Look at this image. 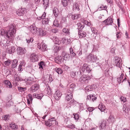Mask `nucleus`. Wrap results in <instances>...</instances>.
Returning <instances> with one entry per match:
<instances>
[{
    "instance_id": "obj_51",
    "label": "nucleus",
    "mask_w": 130,
    "mask_h": 130,
    "mask_svg": "<svg viewBox=\"0 0 130 130\" xmlns=\"http://www.w3.org/2000/svg\"><path fill=\"white\" fill-rule=\"evenodd\" d=\"M44 63L43 61L41 62L39 64V68H43V66H44Z\"/></svg>"
},
{
    "instance_id": "obj_7",
    "label": "nucleus",
    "mask_w": 130,
    "mask_h": 130,
    "mask_svg": "<svg viewBox=\"0 0 130 130\" xmlns=\"http://www.w3.org/2000/svg\"><path fill=\"white\" fill-rule=\"evenodd\" d=\"M103 22L106 25H111L113 23V21L112 18L111 17H109L107 19L103 21Z\"/></svg>"
},
{
    "instance_id": "obj_62",
    "label": "nucleus",
    "mask_w": 130,
    "mask_h": 130,
    "mask_svg": "<svg viewBox=\"0 0 130 130\" xmlns=\"http://www.w3.org/2000/svg\"><path fill=\"white\" fill-rule=\"evenodd\" d=\"M48 79L50 82H51L53 81V79L51 75H49Z\"/></svg>"
},
{
    "instance_id": "obj_28",
    "label": "nucleus",
    "mask_w": 130,
    "mask_h": 130,
    "mask_svg": "<svg viewBox=\"0 0 130 130\" xmlns=\"http://www.w3.org/2000/svg\"><path fill=\"white\" fill-rule=\"evenodd\" d=\"M18 64V61L17 60H13L12 62V68H15Z\"/></svg>"
},
{
    "instance_id": "obj_3",
    "label": "nucleus",
    "mask_w": 130,
    "mask_h": 130,
    "mask_svg": "<svg viewBox=\"0 0 130 130\" xmlns=\"http://www.w3.org/2000/svg\"><path fill=\"white\" fill-rule=\"evenodd\" d=\"M97 57L96 55L91 54L89 55L86 57V60L89 62H94L97 60Z\"/></svg>"
},
{
    "instance_id": "obj_22",
    "label": "nucleus",
    "mask_w": 130,
    "mask_h": 130,
    "mask_svg": "<svg viewBox=\"0 0 130 130\" xmlns=\"http://www.w3.org/2000/svg\"><path fill=\"white\" fill-rule=\"evenodd\" d=\"M86 32L82 31H79L78 33L79 37L80 38L85 37H86Z\"/></svg>"
},
{
    "instance_id": "obj_35",
    "label": "nucleus",
    "mask_w": 130,
    "mask_h": 130,
    "mask_svg": "<svg viewBox=\"0 0 130 130\" xmlns=\"http://www.w3.org/2000/svg\"><path fill=\"white\" fill-rule=\"evenodd\" d=\"M67 127L69 128L73 129L75 128V126L74 124L72 123H70L68 124Z\"/></svg>"
},
{
    "instance_id": "obj_16",
    "label": "nucleus",
    "mask_w": 130,
    "mask_h": 130,
    "mask_svg": "<svg viewBox=\"0 0 130 130\" xmlns=\"http://www.w3.org/2000/svg\"><path fill=\"white\" fill-rule=\"evenodd\" d=\"M73 97L72 93L68 91L67 94H66L65 99L67 101H70Z\"/></svg>"
},
{
    "instance_id": "obj_59",
    "label": "nucleus",
    "mask_w": 130,
    "mask_h": 130,
    "mask_svg": "<svg viewBox=\"0 0 130 130\" xmlns=\"http://www.w3.org/2000/svg\"><path fill=\"white\" fill-rule=\"evenodd\" d=\"M69 102V104L70 105H72L74 103V100L72 98V99H71Z\"/></svg>"
},
{
    "instance_id": "obj_17",
    "label": "nucleus",
    "mask_w": 130,
    "mask_h": 130,
    "mask_svg": "<svg viewBox=\"0 0 130 130\" xmlns=\"http://www.w3.org/2000/svg\"><path fill=\"white\" fill-rule=\"evenodd\" d=\"M62 55L63 60H68L70 57L69 54L64 52H62Z\"/></svg>"
},
{
    "instance_id": "obj_37",
    "label": "nucleus",
    "mask_w": 130,
    "mask_h": 130,
    "mask_svg": "<svg viewBox=\"0 0 130 130\" xmlns=\"http://www.w3.org/2000/svg\"><path fill=\"white\" fill-rule=\"evenodd\" d=\"M61 2L64 7L67 6L69 3L68 2L67 0H61Z\"/></svg>"
},
{
    "instance_id": "obj_64",
    "label": "nucleus",
    "mask_w": 130,
    "mask_h": 130,
    "mask_svg": "<svg viewBox=\"0 0 130 130\" xmlns=\"http://www.w3.org/2000/svg\"><path fill=\"white\" fill-rule=\"evenodd\" d=\"M22 66H21V65H19V71H21L23 70V68H22Z\"/></svg>"
},
{
    "instance_id": "obj_50",
    "label": "nucleus",
    "mask_w": 130,
    "mask_h": 130,
    "mask_svg": "<svg viewBox=\"0 0 130 130\" xmlns=\"http://www.w3.org/2000/svg\"><path fill=\"white\" fill-rule=\"evenodd\" d=\"M26 69L27 70V71L29 73H31V72H32V68L31 67L29 66L27 67H26Z\"/></svg>"
},
{
    "instance_id": "obj_31",
    "label": "nucleus",
    "mask_w": 130,
    "mask_h": 130,
    "mask_svg": "<svg viewBox=\"0 0 130 130\" xmlns=\"http://www.w3.org/2000/svg\"><path fill=\"white\" fill-rule=\"evenodd\" d=\"M106 123L105 121H103L102 122L101 125L99 127L100 129H103L105 128L106 125Z\"/></svg>"
},
{
    "instance_id": "obj_43",
    "label": "nucleus",
    "mask_w": 130,
    "mask_h": 130,
    "mask_svg": "<svg viewBox=\"0 0 130 130\" xmlns=\"http://www.w3.org/2000/svg\"><path fill=\"white\" fill-rule=\"evenodd\" d=\"M54 43L55 44H59L61 43V41L59 38H56L54 40Z\"/></svg>"
},
{
    "instance_id": "obj_29",
    "label": "nucleus",
    "mask_w": 130,
    "mask_h": 130,
    "mask_svg": "<svg viewBox=\"0 0 130 130\" xmlns=\"http://www.w3.org/2000/svg\"><path fill=\"white\" fill-rule=\"evenodd\" d=\"M108 120L109 121L111 122H113L115 121V117L113 116L110 115Z\"/></svg>"
},
{
    "instance_id": "obj_25",
    "label": "nucleus",
    "mask_w": 130,
    "mask_h": 130,
    "mask_svg": "<svg viewBox=\"0 0 130 130\" xmlns=\"http://www.w3.org/2000/svg\"><path fill=\"white\" fill-rule=\"evenodd\" d=\"M4 83L6 85V86L8 88H11L12 86L9 80H6L4 81Z\"/></svg>"
},
{
    "instance_id": "obj_36",
    "label": "nucleus",
    "mask_w": 130,
    "mask_h": 130,
    "mask_svg": "<svg viewBox=\"0 0 130 130\" xmlns=\"http://www.w3.org/2000/svg\"><path fill=\"white\" fill-rule=\"evenodd\" d=\"M10 125L12 129H16L18 128V126L15 124L11 123Z\"/></svg>"
},
{
    "instance_id": "obj_41",
    "label": "nucleus",
    "mask_w": 130,
    "mask_h": 130,
    "mask_svg": "<svg viewBox=\"0 0 130 130\" xmlns=\"http://www.w3.org/2000/svg\"><path fill=\"white\" fill-rule=\"evenodd\" d=\"M10 116L9 115H7L3 116L2 118L3 120L6 121L9 119Z\"/></svg>"
},
{
    "instance_id": "obj_32",
    "label": "nucleus",
    "mask_w": 130,
    "mask_h": 130,
    "mask_svg": "<svg viewBox=\"0 0 130 130\" xmlns=\"http://www.w3.org/2000/svg\"><path fill=\"white\" fill-rule=\"evenodd\" d=\"M43 5L46 9L48 6L49 0H43Z\"/></svg>"
},
{
    "instance_id": "obj_52",
    "label": "nucleus",
    "mask_w": 130,
    "mask_h": 130,
    "mask_svg": "<svg viewBox=\"0 0 130 130\" xmlns=\"http://www.w3.org/2000/svg\"><path fill=\"white\" fill-rule=\"evenodd\" d=\"M107 8V6H104L103 5H101L100 6V8L101 10H105Z\"/></svg>"
},
{
    "instance_id": "obj_26",
    "label": "nucleus",
    "mask_w": 130,
    "mask_h": 130,
    "mask_svg": "<svg viewBox=\"0 0 130 130\" xmlns=\"http://www.w3.org/2000/svg\"><path fill=\"white\" fill-rule=\"evenodd\" d=\"M53 12L55 17H57L59 13L58 9L56 7H54L53 9Z\"/></svg>"
},
{
    "instance_id": "obj_27",
    "label": "nucleus",
    "mask_w": 130,
    "mask_h": 130,
    "mask_svg": "<svg viewBox=\"0 0 130 130\" xmlns=\"http://www.w3.org/2000/svg\"><path fill=\"white\" fill-rule=\"evenodd\" d=\"M62 31L66 35H69L70 34V29H69L64 28Z\"/></svg>"
},
{
    "instance_id": "obj_61",
    "label": "nucleus",
    "mask_w": 130,
    "mask_h": 130,
    "mask_svg": "<svg viewBox=\"0 0 130 130\" xmlns=\"http://www.w3.org/2000/svg\"><path fill=\"white\" fill-rule=\"evenodd\" d=\"M94 109V108L93 107H89L88 108V110L89 112H91Z\"/></svg>"
},
{
    "instance_id": "obj_47",
    "label": "nucleus",
    "mask_w": 130,
    "mask_h": 130,
    "mask_svg": "<svg viewBox=\"0 0 130 130\" xmlns=\"http://www.w3.org/2000/svg\"><path fill=\"white\" fill-rule=\"evenodd\" d=\"M27 99L30 100L31 101H32L33 99L32 96L31 94H29L27 97Z\"/></svg>"
},
{
    "instance_id": "obj_45",
    "label": "nucleus",
    "mask_w": 130,
    "mask_h": 130,
    "mask_svg": "<svg viewBox=\"0 0 130 130\" xmlns=\"http://www.w3.org/2000/svg\"><path fill=\"white\" fill-rule=\"evenodd\" d=\"M73 115L74 116V118L75 120L77 121L79 118V115L77 113L73 114Z\"/></svg>"
},
{
    "instance_id": "obj_15",
    "label": "nucleus",
    "mask_w": 130,
    "mask_h": 130,
    "mask_svg": "<svg viewBox=\"0 0 130 130\" xmlns=\"http://www.w3.org/2000/svg\"><path fill=\"white\" fill-rule=\"evenodd\" d=\"M26 52V50L24 48H22L19 47L17 49V52L18 54L22 55L25 54Z\"/></svg>"
},
{
    "instance_id": "obj_34",
    "label": "nucleus",
    "mask_w": 130,
    "mask_h": 130,
    "mask_svg": "<svg viewBox=\"0 0 130 130\" xmlns=\"http://www.w3.org/2000/svg\"><path fill=\"white\" fill-rule=\"evenodd\" d=\"M92 87L91 86H88L85 88V90L86 92H88L92 90Z\"/></svg>"
},
{
    "instance_id": "obj_8",
    "label": "nucleus",
    "mask_w": 130,
    "mask_h": 130,
    "mask_svg": "<svg viewBox=\"0 0 130 130\" xmlns=\"http://www.w3.org/2000/svg\"><path fill=\"white\" fill-rule=\"evenodd\" d=\"M30 59L31 61L33 62L38 61V56L35 54H31L30 56Z\"/></svg>"
},
{
    "instance_id": "obj_12",
    "label": "nucleus",
    "mask_w": 130,
    "mask_h": 130,
    "mask_svg": "<svg viewBox=\"0 0 130 130\" xmlns=\"http://www.w3.org/2000/svg\"><path fill=\"white\" fill-rule=\"evenodd\" d=\"M115 58V62L116 66L120 67L121 62L122 61L121 58L118 57H116Z\"/></svg>"
},
{
    "instance_id": "obj_19",
    "label": "nucleus",
    "mask_w": 130,
    "mask_h": 130,
    "mask_svg": "<svg viewBox=\"0 0 130 130\" xmlns=\"http://www.w3.org/2000/svg\"><path fill=\"white\" fill-rule=\"evenodd\" d=\"M96 97L94 95H89L87 96V99L90 100L91 101L93 102L96 100Z\"/></svg>"
},
{
    "instance_id": "obj_60",
    "label": "nucleus",
    "mask_w": 130,
    "mask_h": 130,
    "mask_svg": "<svg viewBox=\"0 0 130 130\" xmlns=\"http://www.w3.org/2000/svg\"><path fill=\"white\" fill-rule=\"evenodd\" d=\"M126 106H125V107L124 106H123V110L125 112H127L128 111L127 110H126Z\"/></svg>"
},
{
    "instance_id": "obj_38",
    "label": "nucleus",
    "mask_w": 130,
    "mask_h": 130,
    "mask_svg": "<svg viewBox=\"0 0 130 130\" xmlns=\"http://www.w3.org/2000/svg\"><path fill=\"white\" fill-rule=\"evenodd\" d=\"M76 9L77 11H79V6L78 4L77 3H75L73 6V9Z\"/></svg>"
},
{
    "instance_id": "obj_1",
    "label": "nucleus",
    "mask_w": 130,
    "mask_h": 130,
    "mask_svg": "<svg viewBox=\"0 0 130 130\" xmlns=\"http://www.w3.org/2000/svg\"><path fill=\"white\" fill-rule=\"evenodd\" d=\"M7 28L9 29L8 32L5 31L3 29L1 30V35L2 36L5 35L6 37L8 38V40H12L14 38V35L16 32L15 27L12 24L8 26Z\"/></svg>"
},
{
    "instance_id": "obj_56",
    "label": "nucleus",
    "mask_w": 130,
    "mask_h": 130,
    "mask_svg": "<svg viewBox=\"0 0 130 130\" xmlns=\"http://www.w3.org/2000/svg\"><path fill=\"white\" fill-rule=\"evenodd\" d=\"M121 32H118L116 34L117 37V38H119L121 37Z\"/></svg>"
},
{
    "instance_id": "obj_44",
    "label": "nucleus",
    "mask_w": 130,
    "mask_h": 130,
    "mask_svg": "<svg viewBox=\"0 0 130 130\" xmlns=\"http://www.w3.org/2000/svg\"><path fill=\"white\" fill-rule=\"evenodd\" d=\"M11 63V61L9 60H8L4 62V64L7 66L10 65Z\"/></svg>"
},
{
    "instance_id": "obj_20",
    "label": "nucleus",
    "mask_w": 130,
    "mask_h": 130,
    "mask_svg": "<svg viewBox=\"0 0 130 130\" xmlns=\"http://www.w3.org/2000/svg\"><path fill=\"white\" fill-rule=\"evenodd\" d=\"M76 87L75 84H71L68 89V91L69 92H70L72 93V92L74 90Z\"/></svg>"
},
{
    "instance_id": "obj_42",
    "label": "nucleus",
    "mask_w": 130,
    "mask_h": 130,
    "mask_svg": "<svg viewBox=\"0 0 130 130\" xmlns=\"http://www.w3.org/2000/svg\"><path fill=\"white\" fill-rule=\"evenodd\" d=\"M26 40L27 43H29L30 42L32 43L34 39L32 38H26Z\"/></svg>"
},
{
    "instance_id": "obj_23",
    "label": "nucleus",
    "mask_w": 130,
    "mask_h": 130,
    "mask_svg": "<svg viewBox=\"0 0 130 130\" xmlns=\"http://www.w3.org/2000/svg\"><path fill=\"white\" fill-rule=\"evenodd\" d=\"M56 62L58 63H60V62H62L63 60V58L60 56H58L57 58L55 59Z\"/></svg>"
},
{
    "instance_id": "obj_53",
    "label": "nucleus",
    "mask_w": 130,
    "mask_h": 130,
    "mask_svg": "<svg viewBox=\"0 0 130 130\" xmlns=\"http://www.w3.org/2000/svg\"><path fill=\"white\" fill-rule=\"evenodd\" d=\"M43 94L42 93L37 94V98L41 99L43 96Z\"/></svg>"
},
{
    "instance_id": "obj_24",
    "label": "nucleus",
    "mask_w": 130,
    "mask_h": 130,
    "mask_svg": "<svg viewBox=\"0 0 130 130\" xmlns=\"http://www.w3.org/2000/svg\"><path fill=\"white\" fill-rule=\"evenodd\" d=\"M99 109L101 111H103L105 109V106L102 103H100L98 106Z\"/></svg>"
},
{
    "instance_id": "obj_21",
    "label": "nucleus",
    "mask_w": 130,
    "mask_h": 130,
    "mask_svg": "<svg viewBox=\"0 0 130 130\" xmlns=\"http://www.w3.org/2000/svg\"><path fill=\"white\" fill-rule=\"evenodd\" d=\"M40 36H43L45 35L46 34V32L41 28L39 29L38 34Z\"/></svg>"
},
{
    "instance_id": "obj_39",
    "label": "nucleus",
    "mask_w": 130,
    "mask_h": 130,
    "mask_svg": "<svg viewBox=\"0 0 130 130\" xmlns=\"http://www.w3.org/2000/svg\"><path fill=\"white\" fill-rule=\"evenodd\" d=\"M87 64L86 63L84 64H83L81 68V70H80V73L81 72V71H82L83 72H84V71H85L86 69V67H87Z\"/></svg>"
},
{
    "instance_id": "obj_11",
    "label": "nucleus",
    "mask_w": 130,
    "mask_h": 130,
    "mask_svg": "<svg viewBox=\"0 0 130 130\" xmlns=\"http://www.w3.org/2000/svg\"><path fill=\"white\" fill-rule=\"evenodd\" d=\"M39 88V85L38 84H35L30 88L29 90L30 92H33L38 90Z\"/></svg>"
},
{
    "instance_id": "obj_30",
    "label": "nucleus",
    "mask_w": 130,
    "mask_h": 130,
    "mask_svg": "<svg viewBox=\"0 0 130 130\" xmlns=\"http://www.w3.org/2000/svg\"><path fill=\"white\" fill-rule=\"evenodd\" d=\"M14 77L16 80L19 81V80H23V79L20 77V76L17 74L14 75Z\"/></svg>"
},
{
    "instance_id": "obj_14",
    "label": "nucleus",
    "mask_w": 130,
    "mask_h": 130,
    "mask_svg": "<svg viewBox=\"0 0 130 130\" xmlns=\"http://www.w3.org/2000/svg\"><path fill=\"white\" fill-rule=\"evenodd\" d=\"M62 94L59 91H56V94H54L55 99L57 100H59Z\"/></svg>"
},
{
    "instance_id": "obj_49",
    "label": "nucleus",
    "mask_w": 130,
    "mask_h": 130,
    "mask_svg": "<svg viewBox=\"0 0 130 130\" xmlns=\"http://www.w3.org/2000/svg\"><path fill=\"white\" fill-rule=\"evenodd\" d=\"M71 77L72 78H74L76 75V72L75 71L72 72L70 74Z\"/></svg>"
},
{
    "instance_id": "obj_9",
    "label": "nucleus",
    "mask_w": 130,
    "mask_h": 130,
    "mask_svg": "<svg viewBox=\"0 0 130 130\" xmlns=\"http://www.w3.org/2000/svg\"><path fill=\"white\" fill-rule=\"evenodd\" d=\"M30 32L32 34H36L37 31V28L35 25L33 24L30 27Z\"/></svg>"
},
{
    "instance_id": "obj_6",
    "label": "nucleus",
    "mask_w": 130,
    "mask_h": 130,
    "mask_svg": "<svg viewBox=\"0 0 130 130\" xmlns=\"http://www.w3.org/2000/svg\"><path fill=\"white\" fill-rule=\"evenodd\" d=\"M55 118H54L49 119L47 121H45V124L46 126L50 127L55 122Z\"/></svg>"
},
{
    "instance_id": "obj_10",
    "label": "nucleus",
    "mask_w": 130,
    "mask_h": 130,
    "mask_svg": "<svg viewBox=\"0 0 130 130\" xmlns=\"http://www.w3.org/2000/svg\"><path fill=\"white\" fill-rule=\"evenodd\" d=\"M44 92L45 94L49 95H51L52 94V91L50 87L48 84L46 85V87L44 90Z\"/></svg>"
},
{
    "instance_id": "obj_18",
    "label": "nucleus",
    "mask_w": 130,
    "mask_h": 130,
    "mask_svg": "<svg viewBox=\"0 0 130 130\" xmlns=\"http://www.w3.org/2000/svg\"><path fill=\"white\" fill-rule=\"evenodd\" d=\"M15 48L14 46H12L9 48H7L6 50L7 52L9 54L14 53L15 51Z\"/></svg>"
},
{
    "instance_id": "obj_48",
    "label": "nucleus",
    "mask_w": 130,
    "mask_h": 130,
    "mask_svg": "<svg viewBox=\"0 0 130 130\" xmlns=\"http://www.w3.org/2000/svg\"><path fill=\"white\" fill-rule=\"evenodd\" d=\"M53 25L56 27H58L59 26V23L58 21L57 20H55L54 21Z\"/></svg>"
},
{
    "instance_id": "obj_54",
    "label": "nucleus",
    "mask_w": 130,
    "mask_h": 130,
    "mask_svg": "<svg viewBox=\"0 0 130 130\" xmlns=\"http://www.w3.org/2000/svg\"><path fill=\"white\" fill-rule=\"evenodd\" d=\"M86 71L88 73H89L90 71H91V70L89 68L88 65L87 66V67H86Z\"/></svg>"
},
{
    "instance_id": "obj_55",
    "label": "nucleus",
    "mask_w": 130,
    "mask_h": 130,
    "mask_svg": "<svg viewBox=\"0 0 130 130\" xmlns=\"http://www.w3.org/2000/svg\"><path fill=\"white\" fill-rule=\"evenodd\" d=\"M19 90H20V91L22 92L26 90V88H22V87H19Z\"/></svg>"
},
{
    "instance_id": "obj_58",
    "label": "nucleus",
    "mask_w": 130,
    "mask_h": 130,
    "mask_svg": "<svg viewBox=\"0 0 130 130\" xmlns=\"http://www.w3.org/2000/svg\"><path fill=\"white\" fill-rule=\"evenodd\" d=\"M61 41V42L63 44H64L67 41V39L65 38H63L62 39Z\"/></svg>"
},
{
    "instance_id": "obj_5",
    "label": "nucleus",
    "mask_w": 130,
    "mask_h": 130,
    "mask_svg": "<svg viewBox=\"0 0 130 130\" xmlns=\"http://www.w3.org/2000/svg\"><path fill=\"white\" fill-rule=\"evenodd\" d=\"M38 45L39 48L42 51H44L47 50L46 45L43 42H42L41 44L38 43Z\"/></svg>"
},
{
    "instance_id": "obj_13",
    "label": "nucleus",
    "mask_w": 130,
    "mask_h": 130,
    "mask_svg": "<svg viewBox=\"0 0 130 130\" xmlns=\"http://www.w3.org/2000/svg\"><path fill=\"white\" fill-rule=\"evenodd\" d=\"M26 12L25 8H21L17 11L16 13L18 15L21 16L24 15Z\"/></svg>"
},
{
    "instance_id": "obj_4",
    "label": "nucleus",
    "mask_w": 130,
    "mask_h": 130,
    "mask_svg": "<svg viewBox=\"0 0 130 130\" xmlns=\"http://www.w3.org/2000/svg\"><path fill=\"white\" fill-rule=\"evenodd\" d=\"M46 13L45 12L43 13V14L41 17H37V19L39 20L42 19V23L43 24H47L48 22V18H45Z\"/></svg>"
},
{
    "instance_id": "obj_2",
    "label": "nucleus",
    "mask_w": 130,
    "mask_h": 130,
    "mask_svg": "<svg viewBox=\"0 0 130 130\" xmlns=\"http://www.w3.org/2000/svg\"><path fill=\"white\" fill-rule=\"evenodd\" d=\"M90 77L85 75H83L79 78V81L82 83H87L88 80L90 79Z\"/></svg>"
},
{
    "instance_id": "obj_46",
    "label": "nucleus",
    "mask_w": 130,
    "mask_h": 130,
    "mask_svg": "<svg viewBox=\"0 0 130 130\" xmlns=\"http://www.w3.org/2000/svg\"><path fill=\"white\" fill-rule=\"evenodd\" d=\"M91 29L92 32L94 34H96L97 33V30L94 27H91Z\"/></svg>"
},
{
    "instance_id": "obj_33",
    "label": "nucleus",
    "mask_w": 130,
    "mask_h": 130,
    "mask_svg": "<svg viewBox=\"0 0 130 130\" xmlns=\"http://www.w3.org/2000/svg\"><path fill=\"white\" fill-rule=\"evenodd\" d=\"M55 70L58 74H61L62 73V70L60 68H56L55 69Z\"/></svg>"
},
{
    "instance_id": "obj_63",
    "label": "nucleus",
    "mask_w": 130,
    "mask_h": 130,
    "mask_svg": "<svg viewBox=\"0 0 130 130\" xmlns=\"http://www.w3.org/2000/svg\"><path fill=\"white\" fill-rule=\"evenodd\" d=\"M58 30L57 29H53L51 30V31L54 33H56L57 32Z\"/></svg>"
},
{
    "instance_id": "obj_40",
    "label": "nucleus",
    "mask_w": 130,
    "mask_h": 130,
    "mask_svg": "<svg viewBox=\"0 0 130 130\" xmlns=\"http://www.w3.org/2000/svg\"><path fill=\"white\" fill-rule=\"evenodd\" d=\"M77 25L78 26V29L80 30L82 29L85 26L84 25H82L80 23H77Z\"/></svg>"
},
{
    "instance_id": "obj_57",
    "label": "nucleus",
    "mask_w": 130,
    "mask_h": 130,
    "mask_svg": "<svg viewBox=\"0 0 130 130\" xmlns=\"http://www.w3.org/2000/svg\"><path fill=\"white\" fill-rule=\"evenodd\" d=\"M120 99L122 101H123V102H125L126 101V98L122 96L120 98Z\"/></svg>"
}]
</instances>
